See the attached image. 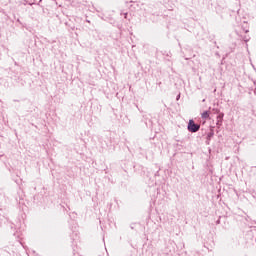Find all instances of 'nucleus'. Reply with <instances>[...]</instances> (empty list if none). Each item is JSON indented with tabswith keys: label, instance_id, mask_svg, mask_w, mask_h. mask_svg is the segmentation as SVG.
Here are the masks:
<instances>
[{
	"label": "nucleus",
	"instance_id": "nucleus-1",
	"mask_svg": "<svg viewBox=\"0 0 256 256\" xmlns=\"http://www.w3.org/2000/svg\"><path fill=\"white\" fill-rule=\"evenodd\" d=\"M200 129V126L195 124L193 120H190L188 123V131L191 133H197V131Z\"/></svg>",
	"mask_w": 256,
	"mask_h": 256
},
{
	"label": "nucleus",
	"instance_id": "nucleus-2",
	"mask_svg": "<svg viewBox=\"0 0 256 256\" xmlns=\"http://www.w3.org/2000/svg\"><path fill=\"white\" fill-rule=\"evenodd\" d=\"M211 113L209 111H205L202 113V119H209Z\"/></svg>",
	"mask_w": 256,
	"mask_h": 256
}]
</instances>
